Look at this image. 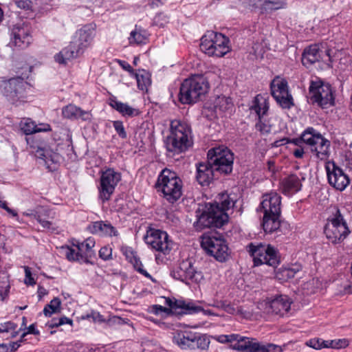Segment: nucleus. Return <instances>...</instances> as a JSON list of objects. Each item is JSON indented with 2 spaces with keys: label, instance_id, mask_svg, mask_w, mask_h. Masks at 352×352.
Wrapping results in <instances>:
<instances>
[{
  "label": "nucleus",
  "instance_id": "obj_1",
  "mask_svg": "<svg viewBox=\"0 0 352 352\" xmlns=\"http://www.w3.org/2000/svg\"><path fill=\"white\" fill-rule=\"evenodd\" d=\"M236 201V195L234 194H218L213 202L206 204L205 210L194 223V226L197 230L222 227L228 221L226 211L233 208Z\"/></svg>",
  "mask_w": 352,
  "mask_h": 352
},
{
  "label": "nucleus",
  "instance_id": "obj_2",
  "mask_svg": "<svg viewBox=\"0 0 352 352\" xmlns=\"http://www.w3.org/2000/svg\"><path fill=\"white\" fill-rule=\"evenodd\" d=\"M192 144L190 126L181 120H173L170 124V134L166 138L167 151L174 153L186 151Z\"/></svg>",
  "mask_w": 352,
  "mask_h": 352
},
{
  "label": "nucleus",
  "instance_id": "obj_3",
  "mask_svg": "<svg viewBox=\"0 0 352 352\" xmlns=\"http://www.w3.org/2000/svg\"><path fill=\"white\" fill-rule=\"evenodd\" d=\"M155 187L157 192L169 203L174 204L182 195L183 183L177 173L168 168H164L158 176Z\"/></svg>",
  "mask_w": 352,
  "mask_h": 352
},
{
  "label": "nucleus",
  "instance_id": "obj_4",
  "mask_svg": "<svg viewBox=\"0 0 352 352\" xmlns=\"http://www.w3.org/2000/svg\"><path fill=\"white\" fill-rule=\"evenodd\" d=\"M330 212L324 228V233L331 243L340 244L346 239L351 230L340 209L334 206L330 208Z\"/></svg>",
  "mask_w": 352,
  "mask_h": 352
},
{
  "label": "nucleus",
  "instance_id": "obj_5",
  "mask_svg": "<svg viewBox=\"0 0 352 352\" xmlns=\"http://www.w3.org/2000/svg\"><path fill=\"white\" fill-rule=\"evenodd\" d=\"M209 83L202 75H196L184 80L179 94V100L182 104L196 102L201 96L208 92Z\"/></svg>",
  "mask_w": 352,
  "mask_h": 352
},
{
  "label": "nucleus",
  "instance_id": "obj_6",
  "mask_svg": "<svg viewBox=\"0 0 352 352\" xmlns=\"http://www.w3.org/2000/svg\"><path fill=\"white\" fill-rule=\"evenodd\" d=\"M201 248L206 253L219 262H225L230 256L228 243L222 234L217 232L204 234Z\"/></svg>",
  "mask_w": 352,
  "mask_h": 352
},
{
  "label": "nucleus",
  "instance_id": "obj_7",
  "mask_svg": "<svg viewBox=\"0 0 352 352\" xmlns=\"http://www.w3.org/2000/svg\"><path fill=\"white\" fill-rule=\"evenodd\" d=\"M247 250L253 258L254 265L266 264L276 267L280 262L278 250L270 244L250 243L247 246Z\"/></svg>",
  "mask_w": 352,
  "mask_h": 352
},
{
  "label": "nucleus",
  "instance_id": "obj_8",
  "mask_svg": "<svg viewBox=\"0 0 352 352\" xmlns=\"http://www.w3.org/2000/svg\"><path fill=\"white\" fill-rule=\"evenodd\" d=\"M229 38L223 34L208 31L201 38V50L209 56L222 57L230 51Z\"/></svg>",
  "mask_w": 352,
  "mask_h": 352
},
{
  "label": "nucleus",
  "instance_id": "obj_9",
  "mask_svg": "<svg viewBox=\"0 0 352 352\" xmlns=\"http://www.w3.org/2000/svg\"><path fill=\"white\" fill-rule=\"evenodd\" d=\"M208 161L212 168L220 174L228 175L233 169L234 154L226 146H221L210 149Z\"/></svg>",
  "mask_w": 352,
  "mask_h": 352
},
{
  "label": "nucleus",
  "instance_id": "obj_10",
  "mask_svg": "<svg viewBox=\"0 0 352 352\" xmlns=\"http://www.w3.org/2000/svg\"><path fill=\"white\" fill-rule=\"evenodd\" d=\"M310 99L313 103H317L322 109L334 104V96L331 86L317 79L311 80L309 87Z\"/></svg>",
  "mask_w": 352,
  "mask_h": 352
},
{
  "label": "nucleus",
  "instance_id": "obj_11",
  "mask_svg": "<svg viewBox=\"0 0 352 352\" xmlns=\"http://www.w3.org/2000/svg\"><path fill=\"white\" fill-rule=\"evenodd\" d=\"M120 180V173L115 171L112 168H108L102 172L98 190L99 197L102 202L107 201L110 199L116 186Z\"/></svg>",
  "mask_w": 352,
  "mask_h": 352
},
{
  "label": "nucleus",
  "instance_id": "obj_12",
  "mask_svg": "<svg viewBox=\"0 0 352 352\" xmlns=\"http://www.w3.org/2000/svg\"><path fill=\"white\" fill-rule=\"evenodd\" d=\"M146 244L164 255L168 254L173 248V243L168 234L160 230L150 229L144 236Z\"/></svg>",
  "mask_w": 352,
  "mask_h": 352
},
{
  "label": "nucleus",
  "instance_id": "obj_13",
  "mask_svg": "<svg viewBox=\"0 0 352 352\" xmlns=\"http://www.w3.org/2000/svg\"><path fill=\"white\" fill-rule=\"evenodd\" d=\"M270 89L273 98L282 108L289 109L294 106L293 98L289 92L286 80L276 77L271 82Z\"/></svg>",
  "mask_w": 352,
  "mask_h": 352
},
{
  "label": "nucleus",
  "instance_id": "obj_14",
  "mask_svg": "<svg viewBox=\"0 0 352 352\" xmlns=\"http://www.w3.org/2000/svg\"><path fill=\"white\" fill-rule=\"evenodd\" d=\"M250 110L254 111L258 116V120L255 125L256 129L263 134L270 133V126L262 121L263 117L269 110V104L267 100L260 94L256 96L250 107Z\"/></svg>",
  "mask_w": 352,
  "mask_h": 352
},
{
  "label": "nucleus",
  "instance_id": "obj_15",
  "mask_svg": "<svg viewBox=\"0 0 352 352\" xmlns=\"http://www.w3.org/2000/svg\"><path fill=\"white\" fill-rule=\"evenodd\" d=\"M165 305L170 307L177 314H195L201 312L203 307L192 300L165 297Z\"/></svg>",
  "mask_w": 352,
  "mask_h": 352
},
{
  "label": "nucleus",
  "instance_id": "obj_16",
  "mask_svg": "<svg viewBox=\"0 0 352 352\" xmlns=\"http://www.w3.org/2000/svg\"><path fill=\"white\" fill-rule=\"evenodd\" d=\"M25 85L23 77L12 78L3 83V93L9 101L14 103L20 98Z\"/></svg>",
  "mask_w": 352,
  "mask_h": 352
},
{
  "label": "nucleus",
  "instance_id": "obj_17",
  "mask_svg": "<svg viewBox=\"0 0 352 352\" xmlns=\"http://www.w3.org/2000/svg\"><path fill=\"white\" fill-rule=\"evenodd\" d=\"M32 37L28 25L16 24L10 32V43L19 49H25L32 43Z\"/></svg>",
  "mask_w": 352,
  "mask_h": 352
},
{
  "label": "nucleus",
  "instance_id": "obj_18",
  "mask_svg": "<svg viewBox=\"0 0 352 352\" xmlns=\"http://www.w3.org/2000/svg\"><path fill=\"white\" fill-rule=\"evenodd\" d=\"M326 170L329 184L340 191L344 190L349 184V179L342 169L333 162L326 166Z\"/></svg>",
  "mask_w": 352,
  "mask_h": 352
},
{
  "label": "nucleus",
  "instance_id": "obj_19",
  "mask_svg": "<svg viewBox=\"0 0 352 352\" xmlns=\"http://www.w3.org/2000/svg\"><path fill=\"white\" fill-rule=\"evenodd\" d=\"M94 30L90 25L83 26L76 33L74 39L70 43V45L78 52L80 56L85 49L89 45L94 34Z\"/></svg>",
  "mask_w": 352,
  "mask_h": 352
},
{
  "label": "nucleus",
  "instance_id": "obj_20",
  "mask_svg": "<svg viewBox=\"0 0 352 352\" xmlns=\"http://www.w3.org/2000/svg\"><path fill=\"white\" fill-rule=\"evenodd\" d=\"M261 203L263 214L280 215L281 197L276 192L264 195Z\"/></svg>",
  "mask_w": 352,
  "mask_h": 352
},
{
  "label": "nucleus",
  "instance_id": "obj_21",
  "mask_svg": "<svg viewBox=\"0 0 352 352\" xmlns=\"http://www.w3.org/2000/svg\"><path fill=\"white\" fill-rule=\"evenodd\" d=\"M291 303L292 302L287 296L280 295L267 303L266 311L268 314L284 316L289 311Z\"/></svg>",
  "mask_w": 352,
  "mask_h": 352
},
{
  "label": "nucleus",
  "instance_id": "obj_22",
  "mask_svg": "<svg viewBox=\"0 0 352 352\" xmlns=\"http://www.w3.org/2000/svg\"><path fill=\"white\" fill-rule=\"evenodd\" d=\"M35 156L42 161L43 165L50 171H53L56 168V164L60 160L58 153L47 148H38L35 151Z\"/></svg>",
  "mask_w": 352,
  "mask_h": 352
},
{
  "label": "nucleus",
  "instance_id": "obj_23",
  "mask_svg": "<svg viewBox=\"0 0 352 352\" xmlns=\"http://www.w3.org/2000/svg\"><path fill=\"white\" fill-rule=\"evenodd\" d=\"M214 172L216 170L208 161L199 163L197 166V181L202 186H208L213 179Z\"/></svg>",
  "mask_w": 352,
  "mask_h": 352
},
{
  "label": "nucleus",
  "instance_id": "obj_24",
  "mask_svg": "<svg viewBox=\"0 0 352 352\" xmlns=\"http://www.w3.org/2000/svg\"><path fill=\"white\" fill-rule=\"evenodd\" d=\"M280 187L284 195H292L301 190V179L296 174H290L282 179Z\"/></svg>",
  "mask_w": 352,
  "mask_h": 352
},
{
  "label": "nucleus",
  "instance_id": "obj_25",
  "mask_svg": "<svg viewBox=\"0 0 352 352\" xmlns=\"http://www.w3.org/2000/svg\"><path fill=\"white\" fill-rule=\"evenodd\" d=\"M322 58V51L318 45H311L306 47L302 55V63L306 67H309Z\"/></svg>",
  "mask_w": 352,
  "mask_h": 352
},
{
  "label": "nucleus",
  "instance_id": "obj_26",
  "mask_svg": "<svg viewBox=\"0 0 352 352\" xmlns=\"http://www.w3.org/2000/svg\"><path fill=\"white\" fill-rule=\"evenodd\" d=\"M63 116L67 119H78L80 118L84 121L91 120V113L89 111L82 110L76 105L69 104L62 109Z\"/></svg>",
  "mask_w": 352,
  "mask_h": 352
},
{
  "label": "nucleus",
  "instance_id": "obj_27",
  "mask_svg": "<svg viewBox=\"0 0 352 352\" xmlns=\"http://www.w3.org/2000/svg\"><path fill=\"white\" fill-rule=\"evenodd\" d=\"M195 333L184 331L177 333L173 338V342L182 349H194L193 340Z\"/></svg>",
  "mask_w": 352,
  "mask_h": 352
},
{
  "label": "nucleus",
  "instance_id": "obj_28",
  "mask_svg": "<svg viewBox=\"0 0 352 352\" xmlns=\"http://www.w3.org/2000/svg\"><path fill=\"white\" fill-rule=\"evenodd\" d=\"M258 346H260V343L255 338L241 336L238 342L231 344L233 349L247 352H254L255 350H258Z\"/></svg>",
  "mask_w": 352,
  "mask_h": 352
},
{
  "label": "nucleus",
  "instance_id": "obj_29",
  "mask_svg": "<svg viewBox=\"0 0 352 352\" xmlns=\"http://www.w3.org/2000/svg\"><path fill=\"white\" fill-rule=\"evenodd\" d=\"M301 270V265L297 263L287 267L283 266L276 271L275 277L280 281L285 282L293 278Z\"/></svg>",
  "mask_w": 352,
  "mask_h": 352
},
{
  "label": "nucleus",
  "instance_id": "obj_30",
  "mask_svg": "<svg viewBox=\"0 0 352 352\" xmlns=\"http://www.w3.org/2000/svg\"><path fill=\"white\" fill-rule=\"evenodd\" d=\"M280 215L263 214V228L266 233H272L281 229Z\"/></svg>",
  "mask_w": 352,
  "mask_h": 352
},
{
  "label": "nucleus",
  "instance_id": "obj_31",
  "mask_svg": "<svg viewBox=\"0 0 352 352\" xmlns=\"http://www.w3.org/2000/svg\"><path fill=\"white\" fill-rule=\"evenodd\" d=\"M331 143L330 142L322 137L317 144L310 148L311 153H314L318 159L320 160H327L330 154L329 148Z\"/></svg>",
  "mask_w": 352,
  "mask_h": 352
},
{
  "label": "nucleus",
  "instance_id": "obj_32",
  "mask_svg": "<svg viewBox=\"0 0 352 352\" xmlns=\"http://www.w3.org/2000/svg\"><path fill=\"white\" fill-rule=\"evenodd\" d=\"M91 232L100 235L118 236L117 230L109 223L102 221L94 222L90 228Z\"/></svg>",
  "mask_w": 352,
  "mask_h": 352
},
{
  "label": "nucleus",
  "instance_id": "obj_33",
  "mask_svg": "<svg viewBox=\"0 0 352 352\" xmlns=\"http://www.w3.org/2000/svg\"><path fill=\"white\" fill-rule=\"evenodd\" d=\"M73 245L76 246L78 250L82 252L85 263H89L88 258H91L94 255V251L92 248L95 245V241L91 237L87 239L82 243H78L77 244L73 243Z\"/></svg>",
  "mask_w": 352,
  "mask_h": 352
},
{
  "label": "nucleus",
  "instance_id": "obj_34",
  "mask_svg": "<svg viewBox=\"0 0 352 352\" xmlns=\"http://www.w3.org/2000/svg\"><path fill=\"white\" fill-rule=\"evenodd\" d=\"M323 136L313 127H308L302 133L303 143L309 146L310 148L317 144V142Z\"/></svg>",
  "mask_w": 352,
  "mask_h": 352
},
{
  "label": "nucleus",
  "instance_id": "obj_35",
  "mask_svg": "<svg viewBox=\"0 0 352 352\" xmlns=\"http://www.w3.org/2000/svg\"><path fill=\"white\" fill-rule=\"evenodd\" d=\"M109 104L124 116H134L139 114L138 109L130 107L126 103H123L116 100H111Z\"/></svg>",
  "mask_w": 352,
  "mask_h": 352
},
{
  "label": "nucleus",
  "instance_id": "obj_36",
  "mask_svg": "<svg viewBox=\"0 0 352 352\" xmlns=\"http://www.w3.org/2000/svg\"><path fill=\"white\" fill-rule=\"evenodd\" d=\"M233 102L230 97L219 96L214 101V108L217 113H223L232 109Z\"/></svg>",
  "mask_w": 352,
  "mask_h": 352
},
{
  "label": "nucleus",
  "instance_id": "obj_37",
  "mask_svg": "<svg viewBox=\"0 0 352 352\" xmlns=\"http://www.w3.org/2000/svg\"><path fill=\"white\" fill-rule=\"evenodd\" d=\"M69 45L55 56V60L60 64H66L67 60L78 57V52Z\"/></svg>",
  "mask_w": 352,
  "mask_h": 352
},
{
  "label": "nucleus",
  "instance_id": "obj_38",
  "mask_svg": "<svg viewBox=\"0 0 352 352\" xmlns=\"http://www.w3.org/2000/svg\"><path fill=\"white\" fill-rule=\"evenodd\" d=\"M138 87L142 91H147L148 87L151 85V74L146 71L139 70L138 73L135 74Z\"/></svg>",
  "mask_w": 352,
  "mask_h": 352
},
{
  "label": "nucleus",
  "instance_id": "obj_39",
  "mask_svg": "<svg viewBox=\"0 0 352 352\" xmlns=\"http://www.w3.org/2000/svg\"><path fill=\"white\" fill-rule=\"evenodd\" d=\"M306 344L309 347L315 349H321L322 348H338V343L334 344L333 340H323L321 338H315L310 339L306 342Z\"/></svg>",
  "mask_w": 352,
  "mask_h": 352
},
{
  "label": "nucleus",
  "instance_id": "obj_40",
  "mask_svg": "<svg viewBox=\"0 0 352 352\" xmlns=\"http://www.w3.org/2000/svg\"><path fill=\"white\" fill-rule=\"evenodd\" d=\"M181 264L184 271L185 276H186L187 282L188 280L197 281L201 276V274L192 266L191 262L185 261H182Z\"/></svg>",
  "mask_w": 352,
  "mask_h": 352
},
{
  "label": "nucleus",
  "instance_id": "obj_41",
  "mask_svg": "<svg viewBox=\"0 0 352 352\" xmlns=\"http://www.w3.org/2000/svg\"><path fill=\"white\" fill-rule=\"evenodd\" d=\"M148 38V34L146 32L142 29L135 28L133 30L129 38V43L131 44H142L145 43L146 40Z\"/></svg>",
  "mask_w": 352,
  "mask_h": 352
},
{
  "label": "nucleus",
  "instance_id": "obj_42",
  "mask_svg": "<svg viewBox=\"0 0 352 352\" xmlns=\"http://www.w3.org/2000/svg\"><path fill=\"white\" fill-rule=\"evenodd\" d=\"M130 253L133 255V257L131 259V263L133 264L135 270L141 274L144 275L145 277L150 278L153 282L155 283L156 280L153 278L152 276L145 270L143 269V264L142 263L140 258L137 256L135 253L133 251H130Z\"/></svg>",
  "mask_w": 352,
  "mask_h": 352
},
{
  "label": "nucleus",
  "instance_id": "obj_43",
  "mask_svg": "<svg viewBox=\"0 0 352 352\" xmlns=\"http://www.w3.org/2000/svg\"><path fill=\"white\" fill-rule=\"evenodd\" d=\"M21 128L23 133L26 135H30L43 131H47L46 129H41L38 127V126H36L35 123L30 119H26L23 122H21Z\"/></svg>",
  "mask_w": 352,
  "mask_h": 352
},
{
  "label": "nucleus",
  "instance_id": "obj_44",
  "mask_svg": "<svg viewBox=\"0 0 352 352\" xmlns=\"http://www.w3.org/2000/svg\"><path fill=\"white\" fill-rule=\"evenodd\" d=\"M9 276L6 271H0V296H8L10 289Z\"/></svg>",
  "mask_w": 352,
  "mask_h": 352
},
{
  "label": "nucleus",
  "instance_id": "obj_45",
  "mask_svg": "<svg viewBox=\"0 0 352 352\" xmlns=\"http://www.w3.org/2000/svg\"><path fill=\"white\" fill-rule=\"evenodd\" d=\"M194 349L207 350L209 347L210 340L206 335H201L195 333V338L193 340Z\"/></svg>",
  "mask_w": 352,
  "mask_h": 352
},
{
  "label": "nucleus",
  "instance_id": "obj_46",
  "mask_svg": "<svg viewBox=\"0 0 352 352\" xmlns=\"http://www.w3.org/2000/svg\"><path fill=\"white\" fill-rule=\"evenodd\" d=\"M61 301L58 298H54L43 309V314L45 316H50L52 314L58 312Z\"/></svg>",
  "mask_w": 352,
  "mask_h": 352
},
{
  "label": "nucleus",
  "instance_id": "obj_47",
  "mask_svg": "<svg viewBox=\"0 0 352 352\" xmlns=\"http://www.w3.org/2000/svg\"><path fill=\"white\" fill-rule=\"evenodd\" d=\"M63 248L65 249V256L69 261H76L85 258L82 252L79 250L76 252L69 246L63 247Z\"/></svg>",
  "mask_w": 352,
  "mask_h": 352
},
{
  "label": "nucleus",
  "instance_id": "obj_48",
  "mask_svg": "<svg viewBox=\"0 0 352 352\" xmlns=\"http://www.w3.org/2000/svg\"><path fill=\"white\" fill-rule=\"evenodd\" d=\"M35 218L44 229H46L52 232L56 230L55 224L53 222L47 220L41 214H36L35 215Z\"/></svg>",
  "mask_w": 352,
  "mask_h": 352
},
{
  "label": "nucleus",
  "instance_id": "obj_49",
  "mask_svg": "<svg viewBox=\"0 0 352 352\" xmlns=\"http://www.w3.org/2000/svg\"><path fill=\"white\" fill-rule=\"evenodd\" d=\"M243 3L250 9H261L263 10L265 7V0H241Z\"/></svg>",
  "mask_w": 352,
  "mask_h": 352
},
{
  "label": "nucleus",
  "instance_id": "obj_50",
  "mask_svg": "<svg viewBox=\"0 0 352 352\" xmlns=\"http://www.w3.org/2000/svg\"><path fill=\"white\" fill-rule=\"evenodd\" d=\"M99 256L104 261L112 259V248L108 245L102 247L99 250Z\"/></svg>",
  "mask_w": 352,
  "mask_h": 352
},
{
  "label": "nucleus",
  "instance_id": "obj_51",
  "mask_svg": "<svg viewBox=\"0 0 352 352\" xmlns=\"http://www.w3.org/2000/svg\"><path fill=\"white\" fill-rule=\"evenodd\" d=\"M172 276L175 279L188 283L186 276H185L184 271L181 263L179 264V266L172 272Z\"/></svg>",
  "mask_w": 352,
  "mask_h": 352
},
{
  "label": "nucleus",
  "instance_id": "obj_52",
  "mask_svg": "<svg viewBox=\"0 0 352 352\" xmlns=\"http://www.w3.org/2000/svg\"><path fill=\"white\" fill-rule=\"evenodd\" d=\"M113 126L117 132L118 135L122 139H125L127 137L126 132L124 129L122 122L116 120L113 123Z\"/></svg>",
  "mask_w": 352,
  "mask_h": 352
},
{
  "label": "nucleus",
  "instance_id": "obj_53",
  "mask_svg": "<svg viewBox=\"0 0 352 352\" xmlns=\"http://www.w3.org/2000/svg\"><path fill=\"white\" fill-rule=\"evenodd\" d=\"M151 311L155 314L164 312L169 315L173 313V310L170 307L167 308L160 305H154L151 307Z\"/></svg>",
  "mask_w": 352,
  "mask_h": 352
},
{
  "label": "nucleus",
  "instance_id": "obj_54",
  "mask_svg": "<svg viewBox=\"0 0 352 352\" xmlns=\"http://www.w3.org/2000/svg\"><path fill=\"white\" fill-rule=\"evenodd\" d=\"M126 320L129 321L128 319H124V318H122L121 317L114 316H112V317L109 318L107 320V323L109 326L122 325V324H124L127 322Z\"/></svg>",
  "mask_w": 352,
  "mask_h": 352
},
{
  "label": "nucleus",
  "instance_id": "obj_55",
  "mask_svg": "<svg viewBox=\"0 0 352 352\" xmlns=\"http://www.w3.org/2000/svg\"><path fill=\"white\" fill-rule=\"evenodd\" d=\"M90 316H91V319L94 322H107V320H106L104 316L101 315L99 312L91 311L90 313Z\"/></svg>",
  "mask_w": 352,
  "mask_h": 352
},
{
  "label": "nucleus",
  "instance_id": "obj_56",
  "mask_svg": "<svg viewBox=\"0 0 352 352\" xmlns=\"http://www.w3.org/2000/svg\"><path fill=\"white\" fill-rule=\"evenodd\" d=\"M263 352H282V349L280 346L275 345L273 344H268L267 345H263Z\"/></svg>",
  "mask_w": 352,
  "mask_h": 352
},
{
  "label": "nucleus",
  "instance_id": "obj_57",
  "mask_svg": "<svg viewBox=\"0 0 352 352\" xmlns=\"http://www.w3.org/2000/svg\"><path fill=\"white\" fill-rule=\"evenodd\" d=\"M17 325L12 322H8L0 324V332H8L10 330H15Z\"/></svg>",
  "mask_w": 352,
  "mask_h": 352
},
{
  "label": "nucleus",
  "instance_id": "obj_58",
  "mask_svg": "<svg viewBox=\"0 0 352 352\" xmlns=\"http://www.w3.org/2000/svg\"><path fill=\"white\" fill-rule=\"evenodd\" d=\"M16 5L19 8L25 10H28L32 8V2L30 0L16 1Z\"/></svg>",
  "mask_w": 352,
  "mask_h": 352
},
{
  "label": "nucleus",
  "instance_id": "obj_59",
  "mask_svg": "<svg viewBox=\"0 0 352 352\" xmlns=\"http://www.w3.org/2000/svg\"><path fill=\"white\" fill-rule=\"evenodd\" d=\"M166 16L164 14L160 13L157 14L154 18V24L159 26V27H164V21L166 22V20H165Z\"/></svg>",
  "mask_w": 352,
  "mask_h": 352
},
{
  "label": "nucleus",
  "instance_id": "obj_60",
  "mask_svg": "<svg viewBox=\"0 0 352 352\" xmlns=\"http://www.w3.org/2000/svg\"><path fill=\"white\" fill-rule=\"evenodd\" d=\"M118 63L124 70L127 71L131 74H134L133 69L126 61L118 60Z\"/></svg>",
  "mask_w": 352,
  "mask_h": 352
},
{
  "label": "nucleus",
  "instance_id": "obj_61",
  "mask_svg": "<svg viewBox=\"0 0 352 352\" xmlns=\"http://www.w3.org/2000/svg\"><path fill=\"white\" fill-rule=\"evenodd\" d=\"M25 283L30 285H33L35 284V281L34 278L32 277L31 272L28 267L25 268Z\"/></svg>",
  "mask_w": 352,
  "mask_h": 352
},
{
  "label": "nucleus",
  "instance_id": "obj_62",
  "mask_svg": "<svg viewBox=\"0 0 352 352\" xmlns=\"http://www.w3.org/2000/svg\"><path fill=\"white\" fill-rule=\"evenodd\" d=\"M0 207L3 209L6 210L8 213L12 214L13 217H15L17 215V212L16 211H14V210L10 208L7 206V203L5 201L0 199Z\"/></svg>",
  "mask_w": 352,
  "mask_h": 352
},
{
  "label": "nucleus",
  "instance_id": "obj_63",
  "mask_svg": "<svg viewBox=\"0 0 352 352\" xmlns=\"http://www.w3.org/2000/svg\"><path fill=\"white\" fill-rule=\"evenodd\" d=\"M304 149L302 146L298 147L296 149L294 150L293 154L295 157L301 159L303 157L304 155Z\"/></svg>",
  "mask_w": 352,
  "mask_h": 352
},
{
  "label": "nucleus",
  "instance_id": "obj_64",
  "mask_svg": "<svg viewBox=\"0 0 352 352\" xmlns=\"http://www.w3.org/2000/svg\"><path fill=\"white\" fill-rule=\"evenodd\" d=\"M239 337H240L239 334L232 333V334L227 335L228 342H230L231 344H234V343L238 342Z\"/></svg>",
  "mask_w": 352,
  "mask_h": 352
}]
</instances>
